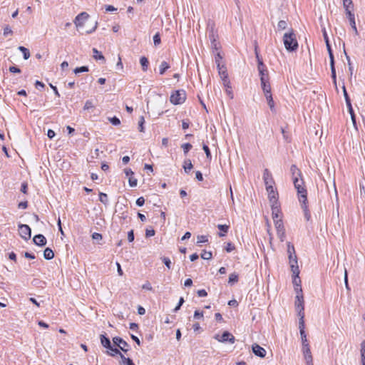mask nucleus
Listing matches in <instances>:
<instances>
[{"label": "nucleus", "mask_w": 365, "mask_h": 365, "mask_svg": "<svg viewBox=\"0 0 365 365\" xmlns=\"http://www.w3.org/2000/svg\"><path fill=\"white\" fill-rule=\"evenodd\" d=\"M283 43L285 48L290 52L295 51L298 48V42L293 29H290L283 36Z\"/></svg>", "instance_id": "f257e3e1"}, {"label": "nucleus", "mask_w": 365, "mask_h": 365, "mask_svg": "<svg viewBox=\"0 0 365 365\" xmlns=\"http://www.w3.org/2000/svg\"><path fill=\"white\" fill-rule=\"evenodd\" d=\"M287 253L289 255V261L291 267V270L293 274L299 277V269L297 264V257L295 253L294 247L290 242L287 243Z\"/></svg>", "instance_id": "f03ea898"}, {"label": "nucleus", "mask_w": 365, "mask_h": 365, "mask_svg": "<svg viewBox=\"0 0 365 365\" xmlns=\"http://www.w3.org/2000/svg\"><path fill=\"white\" fill-rule=\"evenodd\" d=\"M294 185L297 190L299 200H307V190L304 185L303 179L301 178H296L293 180Z\"/></svg>", "instance_id": "7ed1b4c3"}, {"label": "nucleus", "mask_w": 365, "mask_h": 365, "mask_svg": "<svg viewBox=\"0 0 365 365\" xmlns=\"http://www.w3.org/2000/svg\"><path fill=\"white\" fill-rule=\"evenodd\" d=\"M186 99V93L184 90H178L173 93L170 98V102L174 105L182 104Z\"/></svg>", "instance_id": "20e7f679"}, {"label": "nucleus", "mask_w": 365, "mask_h": 365, "mask_svg": "<svg viewBox=\"0 0 365 365\" xmlns=\"http://www.w3.org/2000/svg\"><path fill=\"white\" fill-rule=\"evenodd\" d=\"M274 224L277 231V237L281 242H284L286 237V234L282 220L281 218L279 220H275Z\"/></svg>", "instance_id": "39448f33"}, {"label": "nucleus", "mask_w": 365, "mask_h": 365, "mask_svg": "<svg viewBox=\"0 0 365 365\" xmlns=\"http://www.w3.org/2000/svg\"><path fill=\"white\" fill-rule=\"evenodd\" d=\"M326 45H327V51L329 52V59H330V67H331V78H332V81H333V83H334V86L336 87V70H335V66H334V54L332 53V50H331L330 44L328 43V44H326Z\"/></svg>", "instance_id": "423d86ee"}, {"label": "nucleus", "mask_w": 365, "mask_h": 365, "mask_svg": "<svg viewBox=\"0 0 365 365\" xmlns=\"http://www.w3.org/2000/svg\"><path fill=\"white\" fill-rule=\"evenodd\" d=\"M214 338L222 343L229 342L230 344H234L235 341V336L227 331H224L222 336L216 334Z\"/></svg>", "instance_id": "0eeeda50"}, {"label": "nucleus", "mask_w": 365, "mask_h": 365, "mask_svg": "<svg viewBox=\"0 0 365 365\" xmlns=\"http://www.w3.org/2000/svg\"><path fill=\"white\" fill-rule=\"evenodd\" d=\"M302 289L300 288L299 291H297V294L296 296V302L295 307L296 309L298 312V314H304V299L302 294Z\"/></svg>", "instance_id": "6e6552de"}, {"label": "nucleus", "mask_w": 365, "mask_h": 365, "mask_svg": "<svg viewBox=\"0 0 365 365\" xmlns=\"http://www.w3.org/2000/svg\"><path fill=\"white\" fill-rule=\"evenodd\" d=\"M270 204L273 221L275 222V220H279V218L282 219V212L279 201L276 202H270Z\"/></svg>", "instance_id": "1a4fd4ad"}, {"label": "nucleus", "mask_w": 365, "mask_h": 365, "mask_svg": "<svg viewBox=\"0 0 365 365\" xmlns=\"http://www.w3.org/2000/svg\"><path fill=\"white\" fill-rule=\"evenodd\" d=\"M20 236L25 240H29L31 236V230L29 225L21 224L19 225Z\"/></svg>", "instance_id": "9d476101"}, {"label": "nucleus", "mask_w": 365, "mask_h": 365, "mask_svg": "<svg viewBox=\"0 0 365 365\" xmlns=\"http://www.w3.org/2000/svg\"><path fill=\"white\" fill-rule=\"evenodd\" d=\"M113 344L118 346L120 350L123 352H127L128 351L129 345L128 344L123 340L122 338L119 336H115L113 338Z\"/></svg>", "instance_id": "9b49d317"}, {"label": "nucleus", "mask_w": 365, "mask_h": 365, "mask_svg": "<svg viewBox=\"0 0 365 365\" xmlns=\"http://www.w3.org/2000/svg\"><path fill=\"white\" fill-rule=\"evenodd\" d=\"M266 190L268 192V198L269 202H276L278 201V192L274 189L273 185H270L266 187Z\"/></svg>", "instance_id": "f8f14e48"}, {"label": "nucleus", "mask_w": 365, "mask_h": 365, "mask_svg": "<svg viewBox=\"0 0 365 365\" xmlns=\"http://www.w3.org/2000/svg\"><path fill=\"white\" fill-rule=\"evenodd\" d=\"M89 15L86 12H81L76 16L74 20V24L77 28L83 26L84 22L88 19Z\"/></svg>", "instance_id": "ddd939ff"}, {"label": "nucleus", "mask_w": 365, "mask_h": 365, "mask_svg": "<svg viewBox=\"0 0 365 365\" xmlns=\"http://www.w3.org/2000/svg\"><path fill=\"white\" fill-rule=\"evenodd\" d=\"M252 349L255 355L260 358H264L266 356V350L257 344H252Z\"/></svg>", "instance_id": "4468645a"}, {"label": "nucleus", "mask_w": 365, "mask_h": 365, "mask_svg": "<svg viewBox=\"0 0 365 365\" xmlns=\"http://www.w3.org/2000/svg\"><path fill=\"white\" fill-rule=\"evenodd\" d=\"M259 73L261 78H269L268 71L267 66L263 63L262 60H259V65L257 66Z\"/></svg>", "instance_id": "2eb2a0df"}, {"label": "nucleus", "mask_w": 365, "mask_h": 365, "mask_svg": "<svg viewBox=\"0 0 365 365\" xmlns=\"http://www.w3.org/2000/svg\"><path fill=\"white\" fill-rule=\"evenodd\" d=\"M263 180L265 184V186L267 187L270 185H273L274 183L272 175L268 169H264L263 173Z\"/></svg>", "instance_id": "dca6fc26"}, {"label": "nucleus", "mask_w": 365, "mask_h": 365, "mask_svg": "<svg viewBox=\"0 0 365 365\" xmlns=\"http://www.w3.org/2000/svg\"><path fill=\"white\" fill-rule=\"evenodd\" d=\"M33 241L36 245L39 247H43L46 244V239L41 234L35 235L33 238Z\"/></svg>", "instance_id": "f3484780"}, {"label": "nucleus", "mask_w": 365, "mask_h": 365, "mask_svg": "<svg viewBox=\"0 0 365 365\" xmlns=\"http://www.w3.org/2000/svg\"><path fill=\"white\" fill-rule=\"evenodd\" d=\"M261 85L263 92L265 94L271 93V86L269 82V78H261Z\"/></svg>", "instance_id": "a211bd4d"}, {"label": "nucleus", "mask_w": 365, "mask_h": 365, "mask_svg": "<svg viewBox=\"0 0 365 365\" xmlns=\"http://www.w3.org/2000/svg\"><path fill=\"white\" fill-rule=\"evenodd\" d=\"M301 202V206H302V208L303 210V212H304V217L306 219L307 221H309L311 219V214H310V212L308 209V206H307V200H302V201H299Z\"/></svg>", "instance_id": "6ab92c4d"}, {"label": "nucleus", "mask_w": 365, "mask_h": 365, "mask_svg": "<svg viewBox=\"0 0 365 365\" xmlns=\"http://www.w3.org/2000/svg\"><path fill=\"white\" fill-rule=\"evenodd\" d=\"M307 365H314L311 349L302 350Z\"/></svg>", "instance_id": "aec40b11"}, {"label": "nucleus", "mask_w": 365, "mask_h": 365, "mask_svg": "<svg viewBox=\"0 0 365 365\" xmlns=\"http://www.w3.org/2000/svg\"><path fill=\"white\" fill-rule=\"evenodd\" d=\"M216 64L218 68V72L222 80L228 78V75L226 71V68L224 66H220L219 61L216 59Z\"/></svg>", "instance_id": "412c9836"}, {"label": "nucleus", "mask_w": 365, "mask_h": 365, "mask_svg": "<svg viewBox=\"0 0 365 365\" xmlns=\"http://www.w3.org/2000/svg\"><path fill=\"white\" fill-rule=\"evenodd\" d=\"M290 172L292 175V179L294 180L296 178H301L302 173L299 169L295 165H292L290 168Z\"/></svg>", "instance_id": "4be33fe9"}, {"label": "nucleus", "mask_w": 365, "mask_h": 365, "mask_svg": "<svg viewBox=\"0 0 365 365\" xmlns=\"http://www.w3.org/2000/svg\"><path fill=\"white\" fill-rule=\"evenodd\" d=\"M100 338H101V343L105 348H106V349L110 348L111 343H110L109 338H108L104 334H101Z\"/></svg>", "instance_id": "5701e85b"}, {"label": "nucleus", "mask_w": 365, "mask_h": 365, "mask_svg": "<svg viewBox=\"0 0 365 365\" xmlns=\"http://www.w3.org/2000/svg\"><path fill=\"white\" fill-rule=\"evenodd\" d=\"M265 98L267 99V103H268V106H269V108L272 111H274V101H273V98H272V93H267V94H265Z\"/></svg>", "instance_id": "b1692460"}, {"label": "nucleus", "mask_w": 365, "mask_h": 365, "mask_svg": "<svg viewBox=\"0 0 365 365\" xmlns=\"http://www.w3.org/2000/svg\"><path fill=\"white\" fill-rule=\"evenodd\" d=\"M43 257L46 259L50 260L54 257V253L51 248L47 247L44 250Z\"/></svg>", "instance_id": "393cba45"}, {"label": "nucleus", "mask_w": 365, "mask_h": 365, "mask_svg": "<svg viewBox=\"0 0 365 365\" xmlns=\"http://www.w3.org/2000/svg\"><path fill=\"white\" fill-rule=\"evenodd\" d=\"M192 167H193V165L190 159H186L184 160L183 168H184V170L185 173H189L192 170Z\"/></svg>", "instance_id": "a878e982"}, {"label": "nucleus", "mask_w": 365, "mask_h": 365, "mask_svg": "<svg viewBox=\"0 0 365 365\" xmlns=\"http://www.w3.org/2000/svg\"><path fill=\"white\" fill-rule=\"evenodd\" d=\"M348 111L351 115V121L353 123V125L356 129H357L356 126V115L354 114V111L353 110L352 106L349 105V106H347Z\"/></svg>", "instance_id": "bb28decb"}, {"label": "nucleus", "mask_w": 365, "mask_h": 365, "mask_svg": "<svg viewBox=\"0 0 365 365\" xmlns=\"http://www.w3.org/2000/svg\"><path fill=\"white\" fill-rule=\"evenodd\" d=\"M140 63L142 66L143 71H146L148 70V67L149 65V61L148 58L145 56H142L140 59Z\"/></svg>", "instance_id": "cd10ccee"}, {"label": "nucleus", "mask_w": 365, "mask_h": 365, "mask_svg": "<svg viewBox=\"0 0 365 365\" xmlns=\"http://www.w3.org/2000/svg\"><path fill=\"white\" fill-rule=\"evenodd\" d=\"M169 68L170 65L168 64V63H167L166 61L161 62L159 67L160 74L163 75Z\"/></svg>", "instance_id": "c85d7f7f"}, {"label": "nucleus", "mask_w": 365, "mask_h": 365, "mask_svg": "<svg viewBox=\"0 0 365 365\" xmlns=\"http://www.w3.org/2000/svg\"><path fill=\"white\" fill-rule=\"evenodd\" d=\"M360 353L361 357V364L362 365H365V340L361 343Z\"/></svg>", "instance_id": "c756f323"}, {"label": "nucleus", "mask_w": 365, "mask_h": 365, "mask_svg": "<svg viewBox=\"0 0 365 365\" xmlns=\"http://www.w3.org/2000/svg\"><path fill=\"white\" fill-rule=\"evenodd\" d=\"M343 6L346 11L352 10L354 8V4L352 0H343Z\"/></svg>", "instance_id": "7c9ffc66"}, {"label": "nucleus", "mask_w": 365, "mask_h": 365, "mask_svg": "<svg viewBox=\"0 0 365 365\" xmlns=\"http://www.w3.org/2000/svg\"><path fill=\"white\" fill-rule=\"evenodd\" d=\"M239 280V276L237 273L234 272L230 274L228 283L230 284H233L237 282Z\"/></svg>", "instance_id": "2f4dec72"}, {"label": "nucleus", "mask_w": 365, "mask_h": 365, "mask_svg": "<svg viewBox=\"0 0 365 365\" xmlns=\"http://www.w3.org/2000/svg\"><path fill=\"white\" fill-rule=\"evenodd\" d=\"M93 58L96 60H102L105 61V57L103 56L101 52L98 51L96 48H93Z\"/></svg>", "instance_id": "473e14b6"}, {"label": "nucleus", "mask_w": 365, "mask_h": 365, "mask_svg": "<svg viewBox=\"0 0 365 365\" xmlns=\"http://www.w3.org/2000/svg\"><path fill=\"white\" fill-rule=\"evenodd\" d=\"M19 50L23 53L24 58L27 60L30 57V52L28 48L24 46H19Z\"/></svg>", "instance_id": "72a5a7b5"}, {"label": "nucleus", "mask_w": 365, "mask_h": 365, "mask_svg": "<svg viewBox=\"0 0 365 365\" xmlns=\"http://www.w3.org/2000/svg\"><path fill=\"white\" fill-rule=\"evenodd\" d=\"M108 349H109L110 351V352H109L108 354L112 356H115L116 354H118L120 357H121V355H123L118 348H115V347H113L110 345V348H108Z\"/></svg>", "instance_id": "f704fd0d"}, {"label": "nucleus", "mask_w": 365, "mask_h": 365, "mask_svg": "<svg viewBox=\"0 0 365 365\" xmlns=\"http://www.w3.org/2000/svg\"><path fill=\"white\" fill-rule=\"evenodd\" d=\"M342 89L346 106H349V105H351V103L344 85L342 86Z\"/></svg>", "instance_id": "c9c22d12"}, {"label": "nucleus", "mask_w": 365, "mask_h": 365, "mask_svg": "<svg viewBox=\"0 0 365 365\" xmlns=\"http://www.w3.org/2000/svg\"><path fill=\"white\" fill-rule=\"evenodd\" d=\"M217 228L224 232L219 234L220 237H223L225 235V233H227L228 232L229 226L226 225H218Z\"/></svg>", "instance_id": "e433bc0d"}, {"label": "nucleus", "mask_w": 365, "mask_h": 365, "mask_svg": "<svg viewBox=\"0 0 365 365\" xmlns=\"http://www.w3.org/2000/svg\"><path fill=\"white\" fill-rule=\"evenodd\" d=\"M99 200L104 205H107L108 202V195L106 193L100 192Z\"/></svg>", "instance_id": "4c0bfd02"}, {"label": "nucleus", "mask_w": 365, "mask_h": 365, "mask_svg": "<svg viewBox=\"0 0 365 365\" xmlns=\"http://www.w3.org/2000/svg\"><path fill=\"white\" fill-rule=\"evenodd\" d=\"M298 315L300 317L299 322V331L304 330V314H298Z\"/></svg>", "instance_id": "58836bf2"}, {"label": "nucleus", "mask_w": 365, "mask_h": 365, "mask_svg": "<svg viewBox=\"0 0 365 365\" xmlns=\"http://www.w3.org/2000/svg\"><path fill=\"white\" fill-rule=\"evenodd\" d=\"M182 150H183V152H184V154L186 155L189 151L192 148V145L189 143H184L181 145Z\"/></svg>", "instance_id": "ea45409f"}, {"label": "nucleus", "mask_w": 365, "mask_h": 365, "mask_svg": "<svg viewBox=\"0 0 365 365\" xmlns=\"http://www.w3.org/2000/svg\"><path fill=\"white\" fill-rule=\"evenodd\" d=\"M88 66L77 67L74 69V73L76 74L80 73H83V72H88Z\"/></svg>", "instance_id": "a19ab883"}, {"label": "nucleus", "mask_w": 365, "mask_h": 365, "mask_svg": "<svg viewBox=\"0 0 365 365\" xmlns=\"http://www.w3.org/2000/svg\"><path fill=\"white\" fill-rule=\"evenodd\" d=\"M197 244L198 245L207 242L208 241V238L205 235H199L197 236Z\"/></svg>", "instance_id": "79ce46f5"}, {"label": "nucleus", "mask_w": 365, "mask_h": 365, "mask_svg": "<svg viewBox=\"0 0 365 365\" xmlns=\"http://www.w3.org/2000/svg\"><path fill=\"white\" fill-rule=\"evenodd\" d=\"M202 149L206 154L207 158L211 160L212 155L209 147L207 145L204 144L202 146Z\"/></svg>", "instance_id": "37998d69"}, {"label": "nucleus", "mask_w": 365, "mask_h": 365, "mask_svg": "<svg viewBox=\"0 0 365 365\" xmlns=\"http://www.w3.org/2000/svg\"><path fill=\"white\" fill-rule=\"evenodd\" d=\"M108 120L113 125H118L120 124V120L116 116L108 118Z\"/></svg>", "instance_id": "c03bdc74"}, {"label": "nucleus", "mask_w": 365, "mask_h": 365, "mask_svg": "<svg viewBox=\"0 0 365 365\" xmlns=\"http://www.w3.org/2000/svg\"><path fill=\"white\" fill-rule=\"evenodd\" d=\"M212 257L211 252L203 251L201 255V257L204 259H210Z\"/></svg>", "instance_id": "a18cd8bd"}, {"label": "nucleus", "mask_w": 365, "mask_h": 365, "mask_svg": "<svg viewBox=\"0 0 365 365\" xmlns=\"http://www.w3.org/2000/svg\"><path fill=\"white\" fill-rule=\"evenodd\" d=\"M287 24L285 21L281 20L278 22L277 28L279 30H284L287 28Z\"/></svg>", "instance_id": "49530a36"}, {"label": "nucleus", "mask_w": 365, "mask_h": 365, "mask_svg": "<svg viewBox=\"0 0 365 365\" xmlns=\"http://www.w3.org/2000/svg\"><path fill=\"white\" fill-rule=\"evenodd\" d=\"M94 108V105L93 102L90 100L86 101L85 105L83 106V110H89Z\"/></svg>", "instance_id": "de8ad7c7"}, {"label": "nucleus", "mask_w": 365, "mask_h": 365, "mask_svg": "<svg viewBox=\"0 0 365 365\" xmlns=\"http://www.w3.org/2000/svg\"><path fill=\"white\" fill-rule=\"evenodd\" d=\"M160 36L159 33H157L153 36V43L155 46H158L160 43Z\"/></svg>", "instance_id": "09e8293b"}, {"label": "nucleus", "mask_w": 365, "mask_h": 365, "mask_svg": "<svg viewBox=\"0 0 365 365\" xmlns=\"http://www.w3.org/2000/svg\"><path fill=\"white\" fill-rule=\"evenodd\" d=\"M129 185L132 187L137 186L138 180L133 177H130L128 180Z\"/></svg>", "instance_id": "8fccbe9b"}, {"label": "nucleus", "mask_w": 365, "mask_h": 365, "mask_svg": "<svg viewBox=\"0 0 365 365\" xmlns=\"http://www.w3.org/2000/svg\"><path fill=\"white\" fill-rule=\"evenodd\" d=\"M144 123H145L144 117L141 116L140 118V120H139V122H138L139 130L140 132H143L144 131V126H143Z\"/></svg>", "instance_id": "3c124183"}, {"label": "nucleus", "mask_w": 365, "mask_h": 365, "mask_svg": "<svg viewBox=\"0 0 365 365\" xmlns=\"http://www.w3.org/2000/svg\"><path fill=\"white\" fill-rule=\"evenodd\" d=\"M162 260L163 262V263L165 264V265L168 268V269H170L171 268V261L170 259L168 258V257H164L162 258Z\"/></svg>", "instance_id": "603ef678"}, {"label": "nucleus", "mask_w": 365, "mask_h": 365, "mask_svg": "<svg viewBox=\"0 0 365 365\" xmlns=\"http://www.w3.org/2000/svg\"><path fill=\"white\" fill-rule=\"evenodd\" d=\"M346 14L349 21L355 20L354 14L352 13L351 9L346 11Z\"/></svg>", "instance_id": "864d4df0"}, {"label": "nucleus", "mask_w": 365, "mask_h": 365, "mask_svg": "<svg viewBox=\"0 0 365 365\" xmlns=\"http://www.w3.org/2000/svg\"><path fill=\"white\" fill-rule=\"evenodd\" d=\"M184 302L185 301H184L183 297H180L178 305L174 309V312H178L180 309L181 306L183 304Z\"/></svg>", "instance_id": "5fc2aeb1"}, {"label": "nucleus", "mask_w": 365, "mask_h": 365, "mask_svg": "<svg viewBox=\"0 0 365 365\" xmlns=\"http://www.w3.org/2000/svg\"><path fill=\"white\" fill-rule=\"evenodd\" d=\"M234 250H235V246L231 242L227 243L226 247H225V250L227 252H231Z\"/></svg>", "instance_id": "6e6d98bb"}, {"label": "nucleus", "mask_w": 365, "mask_h": 365, "mask_svg": "<svg viewBox=\"0 0 365 365\" xmlns=\"http://www.w3.org/2000/svg\"><path fill=\"white\" fill-rule=\"evenodd\" d=\"M349 24H350V26H351L352 29L354 30V34L356 35H358L359 33H358V30H357V28H356V26L355 20L350 21Z\"/></svg>", "instance_id": "4d7b16f0"}, {"label": "nucleus", "mask_w": 365, "mask_h": 365, "mask_svg": "<svg viewBox=\"0 0 365 365\" xmlns=\"http://www.w3.org/2000/svg\"><path fill=\"white\" fill-rule=\"evenodd\" d=\"M12 34V30L9 26H6L4 29V36H6Z\"/></svg>", "instance_id": "13d9d810"}, {"label": "nucleus", "mask_w": 365, "mask_h": 365, "mask_svg": "<svg viewBox=\"0 0 365 365\" xmlns=\"http://www.w3.org/2000/svg\"><path fill=\"white\" fill-rule=\"evenodd\" d=\"M144 203H145V199L143 197H140L136 200V205L139 207L143 206L144 205Z\"/></svg>", "instance_id": "bf43d9fd"}, {"label": "nucleus", "mask_w": 365, "mask_h": 365, "mask_svg": "<svg viewBox=\"0 0 365 365\" xmlns=\"http://www.w3.org/2000/svg\"><path fill=\"white\" fill-rule=\"evenodd\" d=\"M27 189H28V185H27V182H24L21 184V191L23 193L26 194V193H27Z\"/></svg>", "instance_id": "052dcab7"}, {"label": "nucleus", "mask_w": 365, "mask_h": 365, "mask_svg": "<svg viewBox=\"0 0 365 365\" xmlns=\"http://www.w3.org/2000/svg\"><path fill=\"white\" fill-rule=\"evenodd\" d=\"M155 232L154 230H153V229L152 230H148L147 229L146 231H145V236L147 237H153V236L155 235Z\"/></svg>", "instance_id": "680f3d73"}, {"label": "nucleus", "mask_w": 365, "mask_h": 365, "mask_svg": "<svg viewBox=\"0 0 365 365\" xmlns=\"http://www.w3.org/2000/svg\"><path fill=\"white\" fill-rule=\"evenodd\" d=\"M197 295L200 297H205L207 295V292H206L205 289H200L197 291Z\"/></svg>", "instance_id": "e2e57ef3"}, {"label": "nucleus", "mask_w": 365, "mask_h": 365, "mask_svg": "<svg viewBox=\"0 0 365 365\" xmlns=\"http://www.w3.org/2000/svg\"><path fill=\"white\" fill-rule=\"evenodd\" d=\"M194 317L195 319H200V318H202L203 317V312H200L198 310H196L194 313Z\"/></svg>", "instance_id": "0e129e2a"}, {"label": "nucleus", "mask_w": 365, "mask_h": 365, "mask_svg": "<svg viewBox=\"0 0 365 365\" xmlns=\"http://www.w3.org/2000/svg\"><path fill=\"white\" fill-rule=\"evenodd\" d=\"M128 240L130 242H133L134 240V233L133 230H130L128 233Z\"/></svg>", "instance_id": "69168bd1"}, {"label": "nucleus", "mask_w": 365, "mask_h": 365, "mask_svg": "<svg viewBox=\"0 0 365 365\" xmlns=\"http://www.w3.org/2000/svg\"><path fill=\"white\" fill-rule=\"evenodd\" d=\"M28 207V202L26 201L21 202L18 205V207L20 209H26Z\"/></svg>", "instance_id": "338daca9"}, {"label": "nucleus", "mask_w": 365, "mask_h": 365, "mask_svg": "<svg viewBox=\"0 0 365 365\" xmlns=\"http://www.w3.org/2000/svg\"><path fill=\"white\" fill-rule=\"evenodd\" d=\"M121 359L123 365H130V363L128 362L129 360H131L130 358H126L124 355H121Z\"/></svg>", "instance_id": "774afa93"}]
</instances>
